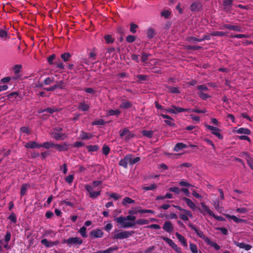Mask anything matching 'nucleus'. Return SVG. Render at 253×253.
Here are the masks:
<instances>
[{"label":"nucleus","instance_id":"obj_26","mask_svg":"<svg viewBox=\"0 0 253 253\" xmlns=\"http://www.w3.org/2000/svg\"><path fill=\"white\" fill-rule=\"evenodd\" d=\"M233 1V0H224L223 3L224 8L227 11L229 10L232 5Z\"/></svg>","mask_w":253,"mask_h":253},{"label":"nucleus","instance_id":"obj_40","mask_svg":"<svg viewBox=\"0 0 253 253\" xmlns=\"http://www.w3.org/2000/svg\"><path fill=\"white\" fill-rule=\"evenodd\" d=\"M104 39L105 40L106 43H112L114 41V39L110 35L105 36Z\"/></svg>","mask_w":253,"mask_h":253},{"label":"nucleus","instance_id":"obj_24","mask_svg":"<svg viewBox=\"0 0 253 253\" xmlns=\"http://www.w3.org/2000/svg\"><path fill=\"white\" fill-rule=\"evenodd\" d=\"M233 132L234 133H237L238 134H245L247 135L250 134L251 133L250 129H249L248 128L243 127L239 128L237 130H234Z\"/></svg>","mask_w":253,"mask_h":253},{"label":"nucleus","instance_id":"obj_48","mask_svg":"<svg viewBox=\"0 0 253 253\" xmlns=\"http://www.w3.org/2000/svg\"><path fill=\"white\" fill-rule=\"evenodd\" d=\"M170 14V12L169 10H165L161 12V16L167 18Z\"/></svg>","mask_w":253,"mask_h":253},{"label":"nucleus","instance_id":"obj_28","mask_svg":"<svg viewBox=\"0 0 253 253\" xmlns=\"http://www.w3.org/2000/svg\"><path fill=\"white\" fill-rule=\"evenodd\" d=\"M93 135L90 133H87L84 131H81L80 137L82 139H89L91 138Z\"/></svg>","mask_w":253,"mask_h":253},{"label":"nucleus","instance_id":"obj_27","mask_svg":"<svg viewBox=\"0 0 253 253\" xmlns=\"http://www.w3.org/2000/svg\"><path fill=\"white\" fill-rule=\"evenodd\" d=\"M22 68V66L21 65H16L13 67V70L16 74V77L14 78L15 79H18L20 78V76L18 75V74L20 72L21 69Z\"/></svg>","mask_w":253,"mask_h":253},{"label":"nucleus","instance_id":"obj_7","mask_svg":"<svg viewBox=\"0 0 253 253\" xmlns=\"http://www.w3.org/2000/svg\"><path fill=\"white\" fill-rule=\"evenodd\" d=\"M205 126L210 130L211 133L215 135L218 138L221 140L223 139V136L220 134L221 130L219 128L207 124L205 125Z\"/></svg>","mask_w":253,"mask_h":253},{"label":"nucleus","instance_id":"obj_45","mask_svg":"<svg viewBox=\"0 0 253 253\" xmlns=\"http://www.w3.org/2000/svg\"><path fill=\"white\" fill-rule=\"evenodd\" d=\"M188 41L191 42H200L203 41V39H198L194 37H189L188 39Z\"/></svg>","mask_w":253,"mask_h":253},{"label":"nucleus","instance_id":"obj_38","mask_svg":"<svg viewBox=\"0 0 253 253\" xmlns=\"http://www.w3.org/2000/svg\"><path fill=\"white\" fill-rule=\"evenodd\" d=\"M212 36H225L227 35V32H214L211 34Z\"/></svg>","mask_w":253,"mask_h":253},{"label":"nucleus","instance_id":"obj_3","mask_svg":"<svg viewBox=\"0 0 253 253\" xmlns=\"http://www.w3.org/2000/svg\"><path fill=\"white\" fill-rule=\"evenodd\" d=\"M134 233L132 231H123L118 229H115L113 232L112 238L114 240L126 239Z\"/></svg>","mask_w":253,"mask_h":253},{"label":"nucleus","instance_id":"obj_46","mask_svg":"<svg viewBox=\"0 0 253 253\" xmlns=\"http://www.w3.org/2000/svg\"><path fill=\"white\" fill-rule=\"evenodd\" d=\"M137 27L138 26L136 24L133 23H130V31L132 33H136Z\"/></svg>","mask_w":253,"mask_h":253},{"label":"nucleus","instance_id":"obj_53","mask_svg":"<svg viewBox=\"0 0 253 253\" xmlns=\"http://www.w3.org/2000/svg\"><path fill=\"white\" fill-rule=\"evenodd\" d=\"M109 195L111 198L114 199L115 200H117L121 197L119 194L116 193H111L109 194Z\"/></svg>","mask_w":253,"mask_h":253},{"label":"nucleus","instance_id":"obj_19","mask_svg":"<svg viewBox=\"0 0 253 253\" xmlns=\"http://www.w3.org/2000/svg\"><path fill=\"white\" fill-rule=\"evenodd\" d=\"M202 5L199 1H195L191 5V10L193 11H198L201 10Z\"/></svg>","mask_w":253,"mask_h":253},{"label":"nucleus","instance_id":"obj_44","mask_svg":"<svg viewBox=\"0 0 253 253\" xmlns=\"http://www.w3.org/2000/svg\"><path fill=\"white\" fill-rule=\"evenodd\" d=\"M143 135L146 136L149 138H151L153 135V131L150 130H144L142 131Z\"/></svg>","mask_w":253,"mask_h":253},{"label":"nucleus","instance_id":"obj_31","mask_svg":"<svg viewBox=\"0 0 253 253\" xmlns=\"http://www.w3.org/2000/svg\"><path fill=\"white\" fill-rule=\"evenodd\" d=\"M121 113L120 111L118 109L113 110L111 109L107 111V116H114V115H119Z\"/></svg>","mask_w":253,"mask_h":253},{"label":"nucleus","instance_id":"obj_56","mask_svg":"<svg viewBox=\"0 0 253 253\" xmlns=\"http://www.w3.org/2000/svg\"><path fill=\"white\" fill-rule=\"evenodd\" d=\"M87 149L89 151L94 152L98 150V147L97 145H90L87 147Z\"/></svg>","mask_w":253,"mask_h":253},{"label":"nucleus","instance_id":"obj_59","mask_svg":"<svg viewBox=\"0 0 253 253\" xmlns=\"http://www.w3.org/2000/svg\"><path fill=\"white\" fill-rule=\"evenodd\" d=\"M135 40V37L132 35H129L126 37V40L128 42H132Z\"/></svg>","mask_w":253,"mask_h":253},{"label":"nucleus","instance_id":"obj_2","mask_svg":"<svg viewBox=\"0 0 253 253\" xmlns=\"http://www.w3.org/2000/svg\"><path fill=\"white\" fill-rule=\"evenodd\" d=\"M140 160V158L138 157L132 158V155L128 154L126 155L124 159H122L119 162V165L122 166L124 168H127V165L129 164L130 165H133Z\"/></svg>","mask_w":253,"mask_h":253},{"label":"nucleus","instance_id":"obj_17","mask_svg":"<svg viewBox=\"0 0 253 253\" xmlns=\"http://www.w3.org/2000/svg\"><path fill=\"white\" fill-rule=\"evenodd\" d=\"M204 240L208 245L213 247L216 250L220 249V246L216 243L211 241L208 237L204 236Z\"/></svg>","mask_w":253,"mask_h":253},{"label":"nucleus","instance_id":"obj_52","mask_svg":"<svg viewBox=\"0 0 253 253\" xmlns=\"http://www.w3.org/2000/svg\"><path fill=\"white\" fill-rule=\"evenodd\" d=\"M237 212L241 213H246L248 210L245 208H238L236 210Z\"/></svg>","mask_w":253,"mask_h":253},{"label":"nucleus","instance_id":"obj_6","mask_svg":"<svg viewBox=\"0 0 253 253\" xmlns=\"http://www.w3.org/2000/svg\"><path fill=\"white\" fill-rule=\"evenodd\" d=\"M63 243H66L69 246L73 245H81L83 243V240L79 237H72L64 240Z\"/></svg>","mask_w":253,"mask_h":253},{"label":"nucleus","instance_id":"obj_13","mask_svg":"<svg viewBox=\"0 0 253 253\" xmlns=\"http://www.w3.org/2000/svg\"><path fill=\"white\" fill-rule=\"evenodd\" d=\"M163 229L168 233H171L173 230V225L170 221H166L163 227Z\"/></svg>","mask_w":253,"mask_h":253},{"label":"nucleus","instance_id":"obj_63","mask_svg":"<svg viewBox=\"0 0 253 253\" xmlns=\"http://www.w3.org/2000/svg\"><path fill=\"white\" fill-rule=\"evenodd\" d=\"M213 206H214V208L217 210V211H219V209L220 208V207L219 206V201L218 200H215L213 202Z\"/></svg>","mask_w":253,"mask_h":253},{"label":"nucleus","instance_id":"obj_60","mask_svg":"<svg viewBox=\"0 0 253 253\" xmlns=\"http://www.w3.org/2000/svg\"><path fill=\"white\" fill-rule=\"evenodd\" d=\"M74 179V175H69L66 177L65 180L66 181L70 184L71 183Z\"/></svg>","mask_w":253,"mask_h":253},{"label":"nucleus","instance_id":"obj_12","mask_svg":"<svg viewBox=\"0 0 253 253\" xmlns=\"http://www.w3.org/2000/svg\"><path fill=\"white\" fill-rule=\"evenodd\" d=\"M201 205L202 208V211H201V212L204 215H205L206 213H207L211 216V215H214L213 212L204 203H201Z\"/></svg>","mask_w":253,"mask_h":253},{"label":"nucleus","instance_id":"obj_20","mask_svg":"<svg viewBox=\"0 0 253 253\" xmlns=\"http://www.w3.org/2000/svg\"><path fill=\"white\" fill-rule=\"evenodd\" d=\"M225 216L228 219H232L236 223H246L247 222V220L246 219L239 218L235 215H231L229 214H226Z\"/></svg>","mask_w":253,"mask_h":253},{"label":"nucleus","instance_id":"obj_5","mask_svg":"<svg viewBox=\"0 0 253 253\" xmlns=\"http://www.w3.org/2000/svg\"><path fill=\"white\" fill-rule=\"evenodd\" d=\"M85 190L87 191L89 194V197L91 198L95 199L100 196L101 193V190L95 191L93 190V187L90 185H85L84 186Z\"/></svg>","mask_w":253,"mask_h":253},{"label":"nucleus","instance_id":"obj_18","mask_svg":"<svg viewBox=\"0 0 253 253\" xmlns=\"http://www.w3.org/2000/svg\"><path fill=\"white\" fill-rule=\"evenodd\" d=\"M90 234L93 238H101L103 236V232L99 229L92 230Z\"/></svg>","mask_w":253,"mask_h":253},{"label":"nucleus","instance_id":"obj_50","mask_svg":"<svg viewBox=\"0 0 253 253\" xmlns=\"http://www.w3.org/2000/svg\"><path fill=\"white\" fill-rule=\"evenodd\" d=\"M147 37L149 38H152L155 35V32L152 29H149L147 31Z\"/></svg>","mask_w":253,"mask_h":253},{"label":"nucleus","instance_id":"obj_43","mask_svg":"<svg viewBox=\"0 0 253 253\" xmlns=\"http://www.w3.org/2000/svg\"><path fill=\"white\" fill-rule=\"evenodd\" d=\"M71 57V55L70 53L67 52L64 54H62L61 55V58L65 61L66 62L69 60V58Z\"/></svg>","mask_w":253,"mask_h":253},{"label":"nucleus","instance_id":"obj_22","mask_svg":"<svg viewBox=\"0 0 253 253\" xmlns=\"http://www.w3.org/2000/svg\"><path fill=\"white\" fill-rule=\"evenodd\" d=\"M175 235L181 245L184 247H187V243L186 239L178 232L175 233Z\"/></svg>","mask_w":253,"mask_h":253},{"label":"nucleus","instance_id":"obj_42","mask_svg":"<svg viewBox=\"0 0 253 253\" xmlns=\"http://www.w3.org/2000/svg\"><path fill=\"white\" fill-rule=\"evenodd\" d=\"M190 249L192 253H198V249L196 245L190 243L189 245Z\"/></svg>","mask_w":253,"mask_h":253},{"label":"nucleus","instance_id":"obj_16","mask_svg":"<svg viewBox=\"0 0 253 253\" xmlns=\"http://www.w3.org/2000/svg\"><path fill=\"white\" fill-rule=\"evenodd\" d=\"M41 243L44 245L46 248H50L54 246H56L59 244L58 241H55L53 242H49L47 239H43L42 240Z\"/></svg>","mask_w":253,"mask_h":253},{"label":"nucleus","instance_id":"obj_11","mask_svg":"<svg viewBox=\"0 0 253 253\" xmlns=\"http://www.w3.org/2000/svg\"><path fill=\"white\" fill-rule=\"evenodd\" d=\"M62 128L59 127L58 129H55L54 132H53V138L56 140H64L66 138V135L65 134L62 133L61 132H57L55 131L58 130L61 131Z\"/></svg>","mask_w":253,"mask_h":253},{"label":"nucleus","instance_id":"obj_14","mask_svg":"<svg viewBox=\"0 0 253 253\" xmlns=\"http://www.w3.org/2000/svg\"><path fill=\"white\" fill-rule=\"evenodd\" d=\"M234 244L240 249H244L246 251H249L252 248L251 245L246 244L244 243H239L237 241H234Z\"/></svg>","mask_w":253,"mask_h":253},{"label":"nucleus","instance_id":"obj_25","mask_svg":"<svg viewBox=\"0 0 253 253\" xmlns=\"http://www.w3.org/2000/svg\"><path fill=\"white\" fill-rule=\"evenodd\" d=\"M132 106V103L126 100H122V103L120 104V108L124 109L130 108Z\"/></svg>","mask_w":253,"mask_h":253},{"label":"nucleus","instance_id":"obj_8","mask_svg":"<svg viewBox=\"0 0 253 253\" xmlns=\"http://www.w3.org/2000/svg\"><path fill=\"white\" fill-rule=\"evenodd\" d=\"M186 109L181 107H177L175 105H172L171 108H168L165 110L166 112L174 114H176L179 113L186 112Z\"/></svg>","mask_w":253,"mask_h":253},{"label":"nucleus","instance_id":"obj_1","mask_svg":"<svg viewBox=\"0 0 253 253\" xmlns=\"http://www.w3.org/2000/svg\"><path fill=\"white\" fill-rule=\"evenodd\" d=\"M136 217L132 215H128L126 217L120 216L115 219L116 222L121 225L124 228L132 227L135 225Z\"/></svg>","mask_w":253,"mask_h":253},{"label":"nucleus","instance_id":"obj_47","mask_svg":"<svg viewBox=\"0 0 253 253\" xmlns=\"http://www.w3.org/2000/svg\"><path fill=\"white\" fill-rule=\"evenodd\" d=\"M141 209H139V208H133L131 210H130L128 211V212L130 214H136L137 213H140L139 210H140Z\"/></svg>","mask_w":253,"mask_h":253},{"label":"nucleus","instance_id":"obj_64","mask_svg":"<svg viewBox=\"0 0 253 253\" xmlns=\"http://www.w3.org/2000/svg\"><path fill=\"white\" fill-rule=\"evenodd\" d=\"M199 95L201 98L205 100L208 98L210 97L209 95L205 93H204L203 92H199Z\"/></svg>","mask_w":253,"mask_h":253},{"label":"nucleus","instance_id":"obj_41","mask_svg":"<svg viewBox=\"0 0 253 253\" xmlns=\"http://www.w3.org/2000/svg\"><path fill=\"white\" fill-rule=\"evenodd\" d=\"M157 188V185L155 184H152L149 186H145L143 187V189L145 191L152 190Z\"/></svg>","mask_w":253,"mask_h":253},{"label":"nucleus","instance_id":"obj_9","mask_svg":"<svg viewBox=\"0 0 253 253\" xmlns=\"http://www.w3.org/2000/svg\"><path fill=\"white\" fill-rule=\"evenodd\" d=\"M119 133L121 137L126 136V140H128L133 137V134L131 133L127 128L120 130Z\"/></svg>","mask_w":253,"mask_h":253},{"label":"nucleus","instance_id":"obj_61","mask_svg":"<svg viewBox=\"0 0 253 253\" xmlns=\"http://www.w3.org/2000/svg\"><path fill=\"white\" fill-rule=\"evenodd\" d=\"M55 58V54H52L50 56H49L47 58V61L48 63L50 65H52L53 64V61Z\"/></svg>","mask_w":253,"mask_h":253},{"label":"nucleus","instance_id":"obj_35","mask_svg":"<svg viewBox=\"0 0 253 253\" xmlns=\"http://www.w3.org/2000/svg\"><path fill=\"white\" fill-rule=\"evenodd\" d=\"M186 112H195L197 113H205L207 111L206 110H199V109H186Z\"/></svg>","mask_w":253,"mask_h":253},{"label":"nucleus","instance_id":"obj_57","mask_svg":"<svg viewBox=\"0 0 253 253\" xmlns=\"http://www.w3.org/2000/svg\"><path fill=\"white\" fill-rule=\"evenodd\" d=\"M92 124L93 125H103L104 124V121L102 119L94 121Z\"/></svg>","mask_w":253,"mask_h":253},{"label":"nucleus","instance_id":"obj_49","mask_svg":"<svg viewBox=\"0 0 253 253\" xmlns=\"http://www.w3.org/2000/svg\"><path fill=\"white\" fill-rule=\"evenodd\" d=\"M109 152H110V148H109V147L107 145H104L103 146L102 153L104 155H108L109 154Z\"/></svg>","mask_w":253,"mask_h":253},{"label":"nucleus","instance_id":"obj_32","mask_svg":"<svg viewBox=\"0 0 253 253\" xmlns=\"http://www.w3.org/2000/svg\"><path fill=\"white\" fill-rule=\"evenodd\" d=\"M42 147H43L45 149H49L50 148H54V143L52 142H45L43 144H41Z\"/></svg>","mask_w":253,"mask_h":253},{"label":"nucleus","instance_id":"obj_58","mask_svg":"<svg viewBox=\"0 0 253 253\" xmlns=\"http://www.w3.org/2000/svg\"><path fill=\"white\" fill-rule=\"evenodd\" d=\"M198 90H199V92H203L204 91H207L208 90V87L206 85H200L197 87Z\"/></svg>","mask_w":253,"mask_h":253},{"label":"nucleus","instance_id":"obj_23","mask_svg":"<svg viewBox=\"0 0 253 253\" xmlns=\"http://www.w3.org/2000/svg\"><path fill=\"white\" fill-rule=\"evenodd\" d=\"M182 199L186 202L187 205L192 210H194L196 209V205L190 199L186 197H183Z\"/></svg>","mask_w":253,"mask_h":253},{"label":"nucleus","instance_id":"obj_21","mask_svg":"<svg viewBox=\"0 0 253 253\" xmlns=\"http://www.w3.org/2000/svg\"><path fill=\"white\" fill-rule=\"evenodd\" d=\"M27 148H40L42 147L41 144H38L35 141H30L27 143L25 145Z\"/></svg>","mask_w":253,"mask_h":253},{"label":"nucleus","instance_id":"obj_29","mask_svg":"<svg viewBox=\"0 0 253 253\" xmlns=\"http://www.w3.org/2000/svg\"><path fill=\"white\" fill-rule=\"evenodd\" d=\"M186 147L187 146L186 144L183 143H178L175 145L174 147V151L175 152H178L179 150Z\"/></svg>","mask_w":253,"mask_h":253},{"label":"nucleus","instance_id":"obj_4","mask_svg":"<svg viewBox=\"0 0 253 253\" xmlns=\"http://www.w3.org/2000/svg\"><path fill=\"white\" fill-rule=\"evenodd\" d=\"M160 238L166 241V242L170 247H171L176 253H182L181 249L180 247H178L171 239L163 236H161Z\"/></svg>","mask_w":253,"mask_h":253},{"label":"nucleus","instance_id":"obj_15","mask_svg":"<svg viewBox=\"0 0 253 253\" xmlns=\"http://www.w3.org/2000/svg\"><path fill=\"white\" fill-rule=\"evenodd\" d=\"M69 145L66 142L60 144H54V148L56 149L59 151H67L68 149Z\"/></svg>","mask_w":253,"mask_h":253},{"label":"nucleus","instance_id":"obj_37","mask_svg":"<svg viewBox=\"0 0 253 253\" xmlns=\"http://www.w3.org/2000/svg\"><path fill=\"white\" fill-rule=\"evenodd\" d=\"M135 223L138 225H144L149 223V221L147 219H138L135 221Z\"/></svg>","mask_w":253,"mask_h":253},{"label":"nucleus","instance_id":"obj_10","mask_svg":"<svg viewBox=\"0 0 253 253\" xmlns=\"http://www.w3.org/2000/svg\"><path fill=\"white\" fill-rule=\"evenodd\" d=\"M220 29L221 30L227 29L237 32L242 31V28L240 26L238 25H232L230 24H223L222 26L220 27Z\"/></svg>","mask_w":253,"mask_h":253},{"label":"nucleus","instance_id":"obj_62","mask_svg":"<svg viewBox=\"0 0 253 253\" xmlns=\"http://www.w3.org/2000/svg\"><path fill=\"white\" fill-rule=\"evenodd\" d=\"M240 156L242 157L245 158L247 161L251 159V157L249 156V155L246 153V152H242L240 154Z\"/></svg>","mask_w":253,"mask_h":253},{"label":"nucleus","instance_id":"obj_36","mask_svg":"<svg viewBox=\"0 0 253 253\" xmlns=\"http://www.w3.org/2000/svg\"><path fill=\"white\" fill-rule=\"evenodd\" d=\"M86 228L85 226H83L79 230V233L82 235V236L84 238L87 237V234L86 232Z\"/></svg>","mask_w":253,"mask_h":253},{"label":"nucleus","instance_id":"obj_33","mask_svg":"<svg viewBox=\"0 0 253 253\" xmlns=\"http://www.w3.org/2000/svg\"><path fill=\"white\" fill-rule=\"evenodd\" d=\"M79 109L82 111H87L89 109V106L84 102H81L79 104Z\"/></svg>","mask_w":253,"mask_h":253},{"label":"nucleus","instance_id":"obj_55","mask_svg":"<svg viewBox=\"0 0 253 253\" xmlns=\"http://www.w3.org/2000/svg\"><path fill=\"white\" fill-rule=\"evenodd\" d=\"M11 80V78L10 77H6L3 78L0 81V84L7 83L9 82Z\"/></svg>","mask_w":253,"mask_h":253},{"label":"nucleus","instance_id":"obj_30","mask_svg":"<svg viewBox=\"0 0 253 253\" xmlns=\"http://www.w3.org/2000/svg\"><path fill=\"white\" fill-rule=\"evenodd\" d=\"M134 201L129 197H126L124 198L122 201V205L124 206H126L127 204H133Z\"/></svg>","mask_w":253,"mask_h":253},{"label":"nucleus","instance_id":"obj_39","mask_svg":"<svg viewBox=\"0 0 253 253\" xmlns=\"http://www.w3.org/2000/svg\"><path fill=\"white\" fill-rule=\"evenodd\" d=\"M167 88L169 92L172 93H177L179 92L178 88L176 87L168 86Z\"/></svg>","mask_w":253,"mask_h":253},{"label":"nucleus","instance_id":"obj_54","mask_svg":"<svg viewBox=\"0 0 253 253\" xmlns=\"http://www.w3.org/2000/svg\"><path fill=\"white\" fill-rule=\"evenodd\" d=\"M0 37L5 39L7 37V32L3 30H0Z\"/></svg>","mask_w":253,"mask_h":253},{"label":"nucleus","instance_id":"obj_51","mask_svg":"<svg viewBox=\"0 0 253 253\" xmlns=\"http://www.w3.org/2000/svg\"><path fill=\"white\" fill-rule=\"evenodd\" d=\"M8 219L14 223L16 222L17 219L16 215L14 213H11L8 217Z\"/></svg>","mask_w":253,"mask_h":253},{"label":"nucleus","instance_id":"obj_34","mask_svg":"<svg viewBox=\"0 0 253 253\" xmlns=\"http://www.w3.org/2000/svg\"><path fill=\"white\" fill-rule=\"evenodd\" d=\"M28 186L29 185L27 184H23L22 185L20 191L21 197L23 196L26 194Z\"/></svg>","mask_w":253,"mask_h":253}]
</instances>
